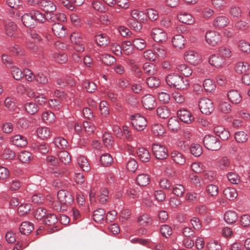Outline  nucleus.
Returning a JSON list of instances; mask_svg holds the SVG:
<instances>
[{
  "label": "nucleus",
  "instance_id": "f257e3e1",
  "mask_svg": "<svg viewBox=\"0 0 250 250\" xmlns=\"http://www.w3.org/2000/svg\"><path fill=\"white\" fill-rule=\"evenodd\" d=\"M166 81L170 87L177 89H185L189 86L188 79L177 73H171L168 75L166 78Z\"/></svg>",
  "mask_w": 250,
  "mask_h": 250
},
{
  "label": "nucleus",
  "instance_id": "f03ea898",
  "mask_svg": "<svg viewBox=\"0 0 250 250\" xmlns=\"http://www.w3.org/2000/svg\"><path fill=\"white\" fill-rule=\"evenodd\" d=\"M205 146L212 151H216L221 147V142L212 135H206L203 140Z\"/></svg>",
  "mask_w": 250,
  "mask_h": 250
},
{
  "label": "nucleus",
  "instance_id": "7ed1b4c3",
  "mask_svg": "<svg viewBox=\"0 0 250 250\" xmlns=\"http://www.w3.org/2000/svg\"><path fill=\"white\" fill-rule=\"evenodd\" d=\"M152 150L154 155L157 159L164 160L168 156L167 149L162 145L153 144L152 146Z\"/></svg>",
  "mask_w": 250,
  "mask_h": 250
},
{
  "label": "nucleus",
  "instance_id": "20e7f679",
  "mask_svg": "<svg viewBox=\"0 0 250 250\" xmlns=\"http://www.w3.org/2000/svg\"><path fill=\"white\" fill-rule=\"evenodd\" d=\"M199 107L201 112L206 115L210 114L214 110V106L212 101L206 98L200 100Z\"/></svg>",
  "mask_w": 250,
  "mask_h": 250
},
{
  "label": "nucleus",
  "instance_id": "39448f33",
  "mask_svg": "<svg viewBox=\"0 0 250 250\" xmlns=\"http://www.w3.org/2000/svg\"><path fill=\"white\" fill-rule=\"evenodd\" d=\"M130 120L132 125L138 130H143L146 126V119L139 114L132 115Z\"/></svg>",
  "mask_w": 250,
  "mask_h": 250
},
{
  "label": "nucleus",
  "instance_id": "423d86ee",
  "mask_svg": "<svg viewBox=\"0 0 250 250\" xmlns=\"http://www.w3.org/2000/svg\"><path fill=\"white\" fill-rule=\"evenodd\" d=\"M70 40L74 45V49L78 52H83L84 49V45L83 43L82 34L78 32H73L70 37Z\"/></svg>",
  "mask_w": 250,
  "mask_h": 250
},
{
  "label": "nucleus",
  "instance_id": "0eeeda50",
  "mask_svg": "<svg viewBox=\"0 0 250 250\" xmlns=\"http://www.w3.org/2000/svg\"><path fill=\"white\" fill-rule=\"evenodd\" d=\"M206 41L213 46H216L221 42V36L217 32L210 30L206 33Z\"/></svg>",
  "mask_w": 250,
  "mask_h": 250
},
{
  "label": "nucleus",
  "instance_id": "6e6552de",
  "mask_svg": "<svg viewBox=\"0 0 250 250\" xmlns=\"http://www.w3.org/2000/svg\"><path fill=\"white\" fill-rule=\"evenodd\" d=\"M57 198L61 204L65 206L71 205L74 200L71 194L64 189H61L58 191Z\"/></svg>",
  "mask_w": 250,
  "mask_h": 250
},
{
  "label": "nucleus",
  "instance_id": "1a4fd4ad",
  "mask_svg": "<svg viewBox=\"0 0 250 250\" xmlns=\"http://www.w3.org/2000/svg\"><path fill=\"white\" fill-rule=\"evenodd\" d=\"M184 59L187 62L193 65L199 63L201 60L200 55L194 50L187 51L185 53Z\"/></svg>",
  "mask_w": 250,
  "mask_h": 250
},
{
  "label": "nucleus",
  "instance_id": "9d476101",
  "mask_svg": "<svg viewBox=\"0 0 250 250\" xmlns=\"http://www.w3.org/2000/svg\"><path fill=\"white\" fill-rule=\"evenodd\" d=\"M208 62L210 65L216 68L222 67L226 64L225 58L219 54L211 55L208 59Z\"/></svg>",
  "mask_w": 250,
  "mask_h": 250
},
{
  "label": "nucleus",
  "instance_id": "9b49d317",
  "mask_svg": "<svg viewBox=\"0 0 250 250\" xmlns=\"http://www.w3.org/2000/svg\"><path fill=\"white\" fill-rule=\"evenodd\" d=\"M151 35L154 40L157 42H165L167 39L166 33L158 28H153Z\"/></svg>",
  "mask_w": 250,
  "mask_h": 250
},
{
  "label": "nucleus",
  "instance_id": "f8f14e48",
  "mask_svg": "<svg viewBox=\"0 0 250 250\" xmlns=\"http://www.w3.org/2000/svg\"><path fill=\"white\" fill-rule=\"evenodd\" d=\"M39 7L47 13L53 12L56 9V5L51 1L42 0L38 3Z\"/></svg>",
  "mask_w": 250,
  "mask_h": 250
},
{
  "label": "nucleus",
  "instance_id": "ddd939ff",
  "mask_svg": "<svg viewBox=\"0 0 250 250\" xmlns=\"http://www.w3.org/2000/svg\"><path fill=\"white\" fill-rule=\"evenodd\" d=\"M177 115L181 121L186 124H190L194 119L191 113L186 109L179 110Z\"/></svg>",
  "mask_w": 250,
  "mask_h": 250
},
{
  "label": "nucleus",
  "instance_id": "4468645a",
  "mask_svg": "<svg viewBox=\"0 0 250 250\" xmlns=\"http://www.w3.org/2000/svg\"><path fill=\"white\" fill-rule=\"evenodd\" d=\"M229 22V20L227 16L221 15L214 19L212 24L215 28H222L227 26Z\"/></svg>",
  "mask_w": 250,
  "mask_h": 250
},
{
  "label": "nucleus",
  "instance_id": "2eb2a0df",
  "mask_svg": "<svg viewBox=\"0 0 250 250\" xmlns=\"http://www.w3.org/2000/svg\"><path fill=\"white\" fill-rule=\"evenodd\" d=\"M21 21L24 25L28 28H33L36 25L33 12L24 14L21 16Z\"/></svg>",
  "mask_w": 250,
  "mask_h": 250
},
{
  "label": "nucleus",
  "instance_id": "dca6fc26",
  "mask_svg": "<svg viewBox=\"0 0 250 250\" xmlns=\"http://www.w3.org/2000/svg\"><path fill=\"white\" fill-rule=\"evenodd\" d=\"M144 106L148 109H152L155 106V99L150 94H146L142 98V100Z\"/></svg>",
  "mask_w": 250,
  "mask_h": 250
},
{
  "label": "nucleus",
  "instance_id": "f3484780",
  "mask_svg": "<svg viewBox=\"0 0 250 250\" xmlns=\"http://www.w3.org/2000/svg\"><path fill=\"white\" fill-rule=\"evenodd\" d=\"M48 21L53 23H60L61 21H64L66 18L65 15L60 13H47V17Z\"/></svg>",
  "mask_w": 250,
  "mask_h": 250
},
{
  "label": "nucleus",
  "instance_id": "a211bd4d",
  "mask_svg": "<svg viewBox=\"0 0 250 250\" xmlns=\"http://www.w3.org/2000/svg\"><path fill=\"white\" fill-rule=\"evenodd\" d=\"M228 97L229 101L233 104H238L242 101L240 93L236 90L231 89L228 92Z\"/></svg>",
  "mask_w": 250,
  "mask_h": 250
},
{
  "label": "nucleus",
  "instance_id": "6ab92c4d",
  "mask_svg": "<svg viewBox=\"0 0 250 250\" xmlns=\"http://www.w3.org/2000/svg\"><path fill=\"white\" fill-rule=\"evenodd\" d=\"M52 30L55 36L59 38H63L65 35V28L61 23H53Z\"/></svg>",
  "mask_w": 250,
  "mask_h": 250
},
{
  "label": "nucleus",
  "instance_id": "aec40b11",
  "mask_svg": "<svg viewBox=\"0 0 250 250\" xmlns=\"http://www.w3.org/2000/svg\"><path fill=\"white\" fill-rule=\"evenodd\" d=\"M11 142L13 145L21 147L25 146L27 144L26 139L21 135H16L11 137Z\"/></svg>",
  "mask_w": 250,
  "mask_h": 250
},
{
  "label": "nucleus",
  "instance_id": "412c9836",
  "mask_svg": "<svg viewBox=\"0 0 250 250\" xmlns=\"http://www.w3.org/2000/svg\"><path fill=\"white\" fill-rule=\"evenodd\" d=\"M171 157L173 161L180 165H184L186 161L184 155L181 152L176 150L172 151Z\"/></svg>",
  "mask_w": 250,
  "mask_h": 250
},
{
  "label": "nucleus",
  "instance_id": "4be33fe9",
  "mask_svg": "<svg viewBox=\"0 0 250 250\" xmlns=\"http://www.w3.org/2000/svg\"><path fill=\"white\" fill-rule=\"evenodd\" d=\"M34 229L33 224L30 222H23L20 226V231L22 234L27 235Z\"/></svg>",
  "mask_w": 250,
  "mask_h": 250
},
{
  "label": "nucleus",
  "instance_id": "5701e85b",
  "mask_svg": "<svg viewBox=\"0 0 250 250\" xmlns=\"http://www.w3.org/2000/svg\"><path fill=\"white\" fill-rule=\"evenodd\" d=\"M178 18L179 20L187 24H192L194 22V19L191 15L186 12H182L178 14Z\"/></svg>",
  "mask_w": 250,
  "mask_h": 250
},
{
  "label": "nucleus",
  "instance_id": "b1692460",
  "mask_svg": "<svg viewBox=\"0 0 250 250\" xmlns=\"http://www.w3.org/2000/svg\"><path fill=\"white\" fill-rule=\"evenodd\" d=\"M77 163L81 168L84 171L88 172L90 169V165L87 159L82 155H80L77 158Z\"/></svg>",
  "mask_w": 250,
  "mask_h": 250
},
{
  "label": "nucleus",
  "instance_id": "393cba45",
  "mask_svg": "<svg viewBox=\"0 0 250 250\" xmlns=\"http://www.w3.org/2000/svg\"><path fill=\"white\" fill-rule=\"evenodd\" d=\"M154 51L155 53L156 59H157L158 58L164 59L167 57L168 53L167 48L161 45L155 46L154 48Z\"/></svg>",
  "mask_w": 250,
  "mask_h": 250
},
{
  "label": "nucleus",
  "instance_id": "a878e982",
  "mask_svg": "<svg viewBox=\"0 0 250 250\" xmlns=\"http://www.w3.org/2000/svg\"><path fill=\"white\" fill-rule=\"evenodd\" d=\"M185 42L184 37L181 35H175L172 40V43L175 48H182Z\"/></svg>",
  "mask_w": 250,
  "mask_h": 250
},
{
  "label": "nucleus",
  "instance_id": "bb28decb",
  "mask_svg": "<svg viewBox=\"0 0 250 250\" xmlns=\"http://www.w3.org/2000/svg\"><path fill=\"white\" fill-rule=\"evenodd\" d=\"M138 156L140 160L144 162H148L150 158L149 151L144 147L138 148L137 151Z\"/></svg>",
  "mask_w": 250,
  "mask_h": 250
},
{
  "label": "nucleus",
  "instance_id": "cd10ccee",
  "mask_svg": "<svg viewBox=\"0 0 250 250\" xmlns=\"http://www.w3.org/2000/svg\"><path fill=\"white\" fill-rule=\"evenodd\" d=\"M95 40L98 45L100 46H107L110 42L107 35L104 33L97 35L95 37Z\"/></svg>",
  "mask_w": 250,
  "mask_h": 250
},
{
  "label": "nucleus",
  "instance_id": "c85d7f7f",
  "mask_svg": "<svg viewBox=\"0 0 250 250\" xmlns=\"http://www.w3.org/2000/svg\"><path fill=\"white\" fill-rule=\"evenodd\" d=\"M38 136L41 139L44 140L48 138L51 134L50 129L46 127H40L37 130Z\"/></svg>",
  "mask_w": 250,
  "mask_h": 250
},
{
  "label": "nucleus",
  "instance_id": "c756f323",
  "mask_svg": "<svg viewBox=\"0 0 250 250\" xmlns=\"http://www.w3.org/2000/svg\"><path fill=\"white\" fill-rule=\"evenodd\" d=\"M250 68L248 63L243 62H239L235 65L234 69L236 73L242 74L246 72Z\"/></svg>",
  "mask_w": 250,
  "mask_h": 250
},
{
  "label": "nucleus",
  "instance_id": "7c9ffc66",
  "mask_svg": "<svg viewBox=\"0 0 250 250\" xmlns=\"http://www.w3.org/2000/svg\"><path fill=\"white\" fill-rule=\"evenodd\" d=\"M176 69L185 77L191 76L192 71L190 67L186 64H180L177 65Z\"/></svg>",
  "mask_w": 250,
  "mask_h": 250
},
{
  "label": "nucleus",
  "instance_id": "2f4dec72",
  "mask_svg": "<svg viewBox=\"0 0 250 250\" xmlns=\"http://www.w3.org/2000/svg\"><path fill=\"white\" fill-rule=\"evenodd\" d=\"M94 220L97 223H101L105 219V212L103 208H98L93 212Z\"/></svg>",
  "mask_w": 250,
  "mask_h": 250
},
{
  "label": "nucleus",
  "instance_id": "473e14b6",
  "mask_svg": "<svg viewBox=\"0 0 250 250\" xmlns=\"http://www.w3.org/2000/svg\"><path fill=\"white\" fill-rule=\"evenodd\" d=\"M237 219L238 215L233 211H228L224 215V219L228 224H233L237 220Z\"/></svg>",
  "mask_w": 250,
  "mask_h": 250
},
{
  "label": "nucleus",
  "instance_id": "72a5a7b5",
  "mask_svg": "<svg viewBox=\"0 0 250 250\" xmlns=\"http://www.w3.org/2000/svg\"><path fill=\"white\" fill-rule=\"evenodd\" d=\"M56 117L55 114L50 111L43 113L42 115V120L46 124H51L55 122Z\"/></svg>",
  "mask_w": 250,
  "mask_h": 250
},
{
  "label": "nucleus",
  "instance_id": "f704fd0d",
  "mask_svg": "<svg viewBox=\"0 0 250 250\" xmlns=\"http://www.w3.org/2000/svg\"><path fill=\"white\" fill-rule=\"evenodd\" d=\"M248 138V135L244 131H237L234 134L235 140L238 143H246Z\"/></svg>",
  "mask_w": 250,
  "mask_h": 250
},
{
  "label": "nucleus",
  "instance_id": "c9c22d12",
  "mask_svg": "<svg viewBox=\"0 0 250 250\" xmlns=\"http://www.w3.org/2000/svg\"><path fill=\"white\" fill-rule=\"evenodd\" d=\"M223 193L225 197L229 200H234L238 196L235 189L232 188H225L223 191Z\"/></svg>",
  "mask_w": 250,
  "mask_h": 250
},
{
  "label": "nucleus",
  "instance_id": "e433bc0d",
  "mask_svg": "<svg viewBox=\"0 0 250 250\" xmlns=\"http://www.w3.org/2000/svg\"><path fill=\"white\" fill-rule=\"evenodd\" d=\"M143 68L145 73L148 75H154L157 72V67L152 63H145L144 64Z\"/></svg>",
  "mask_w": 250,
  "mask_h": 250
},
{
  "label": "nucleus",
  "instance_id": "4c0bfd02",
  "mask_svg": "<svg viewBox=\"0 0 250 250\" xmlns=\"http://www.w3.org/2000/svg\"><path fill=\"white\" fill-rule=\"evenodd\" d=\"M203 87L207 92H213L216 88L215 82L211 79H207L203 82Z\"/></svg>",
  "mask_w": 250,
  "mask_h": 250
},
{
  "label": "nucleus",
  "instance_id": "58836bf2",
  "mask_svg": "<svg viewBox=\"0 0 250 250\" xmlns=\"http://www.w3.org/2000/svg\"><path fill=\"white\" fill-rule=\"evenodd\" d=\"M152 131L154 135L162 136L166 132L165 127L160 124H154L152 125Z\"/></svg>",
  "mask_w": 250,
  "mask_h": 250
},
{
  "label": "nucleus",
  "instance_id": "ea45409f",
  "mask_svg": "<svg viewBox=\"0 0 250 250\" xmlns=\"http://www.w3.org/2000/svg\"><path fill=\"white\" fill-rule=\"evenodd\" d=\"M136 182L140 186H146L149 183L150 178L147 174L143 173L138 175Z\"/></svg>",
  "mask_w": 250,
  "mask_h": 250
},
{
  "label": "nucleus",
  "instance_id": "a19ab883",
  "mask_svg": "<svg viewBox=\"0 0 250 250\" xmlns=\"http://www.w3.org/2000/svg\"><path fill=\"white\" fill-rule=\"evenodd\" d=\"M205 191L208 196L214 197L218 193V187L214 184H209L206 187Z\"/></svg>",
  "mask_w": 250,
  "mask_h": 250
},
{
  "label": "nucleus",
  "instance_id": "79ce46f5",
  "mask_svg": "<svg viewBox=\"0 0 250 250\" xmlns=\"http://www.w3.org/2000/svg\"><path fill=\"white\" fill-rule=\"evenodd\" d=\"M5 30L6 34L9 37L15 35L17 30L16 25L13 22H8L5 25Z\"/></svg>",
  "mask_w": 250,
  "mask_h": 250
},
{
  "label": "nucleus",
  "instance_id": "37998d69",
  "mask_svg": "<svg viewBox=\"0 0 250 250\" xmlns=\"http://www.w3.org/2000/svg\"><path fill=\"white\" fill-rule=\"evenodd\" d=\"M58 158L61 162L64 165L68 164L71 162V156L66 151H61L58 154Z\"/></svg>",
  "mask_w": 250,
  "mask_h": 250
},
{
  "label": "nucleus",
  "instance_id": "c03bdc74",
  "mask_svg": "<svg viewBox=\"0 0 250 250\" xmlns=\"http://www.w3.org/2000/svg\"><path fill=\"white\" fill-rule=\"evenodd\" d=\"M229 14L233 19H238L241 18L242 12L239 7L232 6L229 10Z\"/></svg>",
  "mask_w": 250,
  "mask_h": 250
},
{
  "label": "nucleus",
  "instance_id": "a18cd8bd",
  "mask_svg": "<svg viewBox=\"0 0 250 250\" xmlns=\"http://www.w3.org/2000/svg\"><path fill=\"white\" fill-rule=\"evenodd\" d=\"M53 60L59 63H65L67 60V55L65 53H53L51 54Z\"/></svg>",
  "mask_w": 250,
  "mask_h": 250
},
{
  "label": "nucleus",
  "instance_id": "49530a36",
  "mask_svg": "<svg viewBox=\"0 0 250 250\" xmlns=\"http://www.w3.org/2000/svg\"><path fill=\"white\" fill-rule=\"evenodd\" d=\"M156 112L159 117L163 119L167 118L170 115V110L165 106L158 107Z\"/></svg>",
  "mask_w": 250,
  "mask_h": 250
},
{
  "label": "nucleus",
  "instance_id": "de8ad7c7",
  "mask_svg": "<svg viewBox=\"0 0 250 250\" xmlns=\"http://www.w3.org/2000/svg\"><path fill=\"white\" fill-rule=\"evenodd\" d=\"M31 208L30 204H22L19 206L17 209L18 213L20 216H23L29 212Z\"/></svg>",
  "mask_w": 250,
  "mask_h": 250
},
{
  "label": "nucleus",
  "instance_id": "09e8293b",
  "mask_svg": "<svg viewBox=\"0 0 250 250\" xmlns=\"http://www.w3.org/2000/svg\"><path fill=\"white\" fill-rule=\"evenodd\" d=\"M25 110L31 115H34L39 110L38 105L33 103H28L24 105Z\"/></svg>",
  "mask_w": 250,
  "mask_h": 250
},
{
  "label": "nucleus",
  "instance_id": "8fccbe9b",
  "mask_svg": "<svg viewBox=\"0 0 250 250\" xmlns=\"http://www.w3.org/2000/svg\"><path fill=\"white\" fill-rule=\"evenodd\" d=\"M133 45L130 41H125L122 44V53L127 55L131 54L133 52Z\"/></svg>",
  "mask_w": 250,
  "mask_h": 250
},
{
  "label": "nucleus",
  "instance_id": "3c124183",
  "mask_svg": "<svg viewBox=\"0 0 250 250\" xmlns=\"http://www.w3.org/2000/svg\"><path fill=\"white\" fill-rule=\"evenodd\" d=\"M191 153L195 157L200 156L203 153L202 146L197 144H193L191 145L190 147Z\"/></svg>",
  "mask_w": 250,
  "mask_h": 250
},
{
  "label": "nucleus",
  "instance_id": "603ef678",
  "mask_svg": "<svg viewBox=\"0 0 250 250\" xmlns=\"http://www.w3.org/2000/svg\"><path fill=\"white\" fill-rule=\"evenodd\" d=\"M58 221L56 216L52 213H48L43 219V223L47 225H53Z\"/></svg>",
  "mask_w": 250,
  "mask_h": 250
},
{
  "label": "nucleus",
  "instance_id": "864d4df0",
  "mask_svg": "<svg viewBox=\"0 0 250 250\" xmlns=\"http://www.w3.org/2000/svg\"><path fill=\"white\" fill-rule=\"evenodd\" d=\"M167 126L173 132H176L180 128V123L177 119L170 118L168 120Z\"/></svg>",
  "mask_w": 250,
  "mask_h": 250
},
{
  "label": "nucleus",
  "instance_id": "5fc2aeb1",
  "mask_svg": "<svg viewBox=\"0 0 250 250\" xmlns=\"http://www.w3.org/2000/svg\"><path fill=\"white\" fill-rule=\"evenodd\" d=\"M138 222L142 226H147L151 224L152 223V219L151 217L147 214H143L138 218Z\"/></svg>",
  "mask_w": 250,
  "mask_h": 250
},
{
  "label": "nucleus",
  "instance_id": "6e6d98bb",
  "mask_svg": "<svg viewBox=\"0 0 250 250\" xmlns=\"http://www.w3.org/2000/svg\"><path fill=\"white\" fill-rule=\"evenodd\" d=\"M100 162L103 166H108L113 162V159L109 154L104 153L101 156Z\"/></svg>",
  "mask_w": 250,
  "mask_h": 250
},
{
  "label": "nucleus",
  "instance_id": "4d7b16f0",
  "mask_svg": "<svg viewBox=\"0 0 250 250\" xmlns=\"http://www.w3.org/2000/svg\"><path fill=\"white\" fill-rule=\"evenodd\" d=\"M55 146L60 149L66 148L68 145V142L66 139L61 137L55 138L54 140Z\"/></svg>",
  "mask_w": 250,
  "mask_h": 250
},
{
  "label": "nucleus",
  "instance_id": "13d9d810",
  "mask_svg": "<svg viewBox=\"0 0 250 250\" xmlns=\"http://www.w3.org/2000/svg\"><path fill=\"white\" fill-rule=\"evenodd\" d=\"M130 16L135 21L138 20L140 21H143L145 15L143 12L134 9L131 11Z\"/></svg>",
  "mask_w": 250,
  "mask_h": 250
},
{
  "label": "nucleus",
  "instance_id": "bf43d9fd",
  "mask_svg": "<svg viewBox=\"0 0 250 250\" xmlns=\"http://www.w3.org/2000/svg\"><path fill=\"white\" fill-rule=\"evenodd\" d=\"M10 68H11V74L15 80H20L24 76L22 72L19 67L13 66Z\"/></svg>",
  "mask_w": 250,
  "mask_h": 250
},
{
  "label": "nucleus",
  "instance_id": "052dcab7",
  "mask_svg": "<svg viewBox=\"0 0 250 250\" xmlns=\"http://www.w3.org/2000/svg\"><path fill=\"white\" fill-rule=\"evenodd\" d=\"M131 43L134 47L139 50H142L146 46V42L142 39H135L132 41Z\"/></svg>",
  "mask_w": 250,
  "mask_h": 250
},
{
  "label": "nucleus",
  "instance_id": "680f3d73",
  "mask_svg": "<svg viewBox=\"0 0 250 250\" xmlns=\"http://www.w3.org/2000/svg\"><path fill=\"white\" fill-rule=\"evenodd\" d=\"M185 191L184 187L181 184H175L173 187V193L177 196L182 197Z\"/></svg>",
  "mask_w": 250,
  "mask_h": 250
},
{
  "label": "nucleus",
  "instance_id": "e2e57ef3",
  "mask_svg": "<svg viewBox=\"0 0 250 250\" xmlns=\"http://www.w3.org/2000/svg\"><path fill=\"white\" fill-rule=\"evenodd\" d=\"M47 214L46 209L41 207L36 209L34 216L36 219L41 220L44 219Z\"/></svg>",
  "mask_w": 250,
  "mask_h": 250
},
{
  "label": "nucleus",
  "instance_id": "0e129e2a",
  "mask_svg": "<svg viewBox=\"0 0 250 250\" xmlns=\"http://www.w3.org/2000/svg\"><path fill=\"white\" fill-rule=\"evenodd\" d=\"M146 83L149 87L156 88L160 85V81L156 77H151L146 79Z\"/></svg>",
  "mask_w": 250,
  "mask_h": 250
},
{
  "label": "nucleus",
  "instance_id": "69168bd1",
  "mask_svg": "<svg viewBox=\"0 0 250 250\" xmlns=\"http://www.w3.org/2000/svg\"><path fill=\"white\" fill-rule=\"evenodd\" d=\"M31 159V154L27 151H21L19 155V159L22 163H27Z\"/></svg>",
  "mask_w": 250,
  "mask_h": 250
},
{
  "label": "nucleus",
  "instance_id": "338daca9",
  "mask_svg": "<svg viewBox=\"0 0 250 250\" xmlns=\"http://www.w3.org/2000/svg\"><path fill=\"white\" fill-rule=\"evenodd\" d=\"M217 165L220 169L223 170L229 167L230 162L227 157H223L218 160Z\"/></svg>",
  "mask_w": 250,
  "mask_h": 250
},
{
  "label": "nucleus",
  "instance_id": "774afa93",
  "mask_svg": "<svg viewBox=\"0 0 250 250\" xmlns=\"http://www.w3.org/2000/svg\"><path fill=\"white\" fill-rule=\"evenodd\" d=\"M103 141L104 145L106 147H110L113 142L112 137L110 134L105 132L103 136Z\"/></svg>",
  "mask_w": 250,
  "mask_h": 250
}]
</instances>
